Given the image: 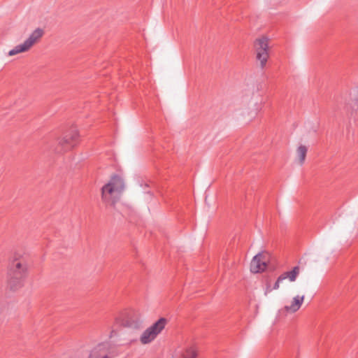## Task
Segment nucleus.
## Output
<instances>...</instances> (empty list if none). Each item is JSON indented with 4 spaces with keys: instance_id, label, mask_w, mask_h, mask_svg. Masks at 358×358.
<instances>
[{
    "instance_id": "obj_11",
    "label": "nucleus",
    "mask_w": 358,
    "mask_h": 358,
    "mask_svg": "<svg viewBox=\"0 0 358 358\" xmlns=\"http://www.w3.org/2000/svg\"><path fill=\"white\" fill-rule=\"evenodd\" d=\"M304 300V296L296 295L294 296L292 301V303L289 306H286L285 307V310L290 313L296 312L301 306Z\"/></svg>"
},
{
    "instance_id": "obj_3",
    "label": "nucleus",
    "mask_w": 358,
    "mask_h": 358,
    "mask_svg": "<svg viewBox=\"0 0 358 358\" xmlns=\"http://www.w3.org/2000/svg\"><path fill=\"white\" fill-rule=\"evenodd\" d=\"M44 35L42 28H36L29 35L22 43L15 46L8 52L9 57L29 52L35 45L38 43Z\"/></svg>"
},
{
    "instance_id": "obj_2",
    "label": "nucleus",
    "mask_w": 358,
    "mask_h": 358,
    "mask_svg": "<svg viewBox=\"0 0 358 358\" xmlns=\"http://www.w3.org/2000/svg\"><path fill=\"white\" fill-rule=\"evenodd\" d=\"M27 270L26 265L22 260H20L17 256L10 264L9 268V287L10 289L15 290L22 285V280L25 276Z\"/></svg>"
},
{
    "instance_id": "obj_4",
    "label": "nucleus",
    "mask_w": 358,
    "mask_h": 358,
    "mask_svg": "<svg viewBox=\"0 0 358 358\" xmlns=\"http://www.w3.org/2000/svg\"><path fill=\"white\" fill-rule=\"evenodd\" d=\"M167 320L166 318H159L142 333L140 337L141 343L143 345L152 343L165 328Z\"/></svg>"
},
{
    "instance_id": "obj_15",
    "label": "nucleus",
    "mask_w": 358,
    "mask_h": 358,
    "mask_svg": "<svg viewBox=\"0 0 358 358\" xmlns=\"http://www.w3.org/2000/svg\"><path fill=\"white\" fill-rule=\"evenodd\" d=\"M304 160H305V158H303V157L299 158L298 160L296 162V163L301 166L303 164Z\"/></svg>"
},
{
    "instance_id": "obj_14",
    "label": "nucleus",
    "mask_w": 358,
    "mask_h": 358,
    "mask_svg": "<svg viewBox=\"0 0 358 358\" xmlns=\"http://www.w3.org/2000/svg\"><path fill=\"white\" fill-rule=\"evenodd\" d=\"M283 281V278H280V276L278 278L276 282H275L273 289H278L280 287V283Z\"/></svg>"
},
{
    "instance_id": "obj_17",
    "label": "nucleus",
    "mask_w": 358,
    "mask_h": 358,
    "mask_svg": "<svg viewBox=\"0 0 358 358\" xmlns=\"http://www.w3.org/2000/svg\"><path fill=\"white\" fill-rule=\"evenodd\" d=\"M117 335V332L115 329H113L111 331H110V337H113L114 336H116Z\"/></svg>"
},
{
    "instance_id": "obj_6",
    "label": "nucleus",
    "mask_w": 358,
    "mask_h": 358,
    "mask_svg": "<svg viewBox=\"0 0 358 358\" xmlns=\"http://www.w3.org/2000/svg\"><path fill=\"white\" fill-rule=\"evenodd\" d=\"M80 139L79 131L76 129L66 134L64 136L58 139L57 154L65 155L69 150H72Z\"/></svg>"
},
{
    "instance_id": "obj_5",
    "label": "nucleus",
    "mask_w": 358,
    "mask_h": 358,
    "mask_svg": "<svg viewBox=\"0 0 358 358\" xmlns=\"http://www.w3.org/2000/svg\"><path fill=\"white\" fill-rule=\"evenodd\" d=\"M268 38L262 36L255 41V52L257 61L259 66L263 69L265 67L269 58Z\"/></svg>"
},
{
    "instance_id": "obj_10",
    "label": "nucleus",
    "mask_w": 358,
    "mask_h": 358,
    "mask_svg": "<svg viewBox=\"0 0 358 358\" xmlns=\"http://www.w3.org/2000/svg\"><path fill=\"white\" fill-rule=\"evenodd\" d=\"M176 355L179 358H196L197 357L194 347L189 345L178 348Z\"/></svg>"
},
{
    "instance_id": "obj_13",
    "label": "nucleus",
    "mask_w": 358,
    "mask_h": 358,
    "mask_svg": "<svg viewBox=\"0 0 358 358\" xmlns=\"http://www.w3.org/2000/svg\"><path fill=\"white\" fill-rule=\"evenodd\" d=\"M308 148L305 145H300L297 147L296 153L299 157H305L308 153Z\"/></svg>"
},
{
    "instance_id": "obj_8",
    "label": "nucleus",
    "mask_w": 358,
    "mask_h": 358,
    "mask_svg": "<svg viewBox=\"0 0 358 358\" xmlns=\"http://www.w3.org/2000/svg\"><path fill=\"white\" fill-rule=\"evenodd\" d=\"M116 356L115 348L108 342H103L90 351L88 358H115Z\"/></svg>"
},
{
    "instance_id": "obj_7",
    "label": "nucleus",
    "mask_w": 358,
    "mask_h": 358,
    "mask_svg": "<svg viewBox=\"0 0 358 358\" xmlns=\"http://www.w3.org/2000/svg\"><path fill=\"white\" fill-rule=\"evenodd\" d=\"M115 323L131 329H140L143 320L137 312H128L115 319Z\"/></svg>"
},
{
    "instance_id": "obj_16",
    "label": "nucleus",
    "mask_w": 358,
    "mask_h": 358,
    "mask_svg": "<svg viewBox=\"0 0 358 358\" xmlns=\"http://www.w3.org/2000/svg\"><path fill=\"white\" fill-rule=\"evenodd\" d=\"M271 291V289L270 288V286L267 285L266 288L265 289V292H264V295H267L268 293L270 292Z\"/></svg>"
},
{
    "instance_id": "obj_1",
    "label": "nucleus",
    "mask_w": 358,
    "mask_h": 358,
    "mask_svg": "<svg viewBox=\"0 0 358 358\" xmlns=\"http://www.w3.org/2000/svg\"><path fill=\"white\" fill-rule=\"evenodd\" d=\"M124 188L122 177L114 175L101 188V199L108 205H114L120 199Z\"/></svg>"
},
{
    "instance_id": "obj_9",
    "label": "nucleus",
    "mask_w": 358,
    "mask_h": 358,
    "mask_svg": "<svg viewBox=\"0 0 358 358\" xmlns=\"http://www.w3.org/2000/svg\"><path fill=\"white\" fill-rule=\"evenodd\" d=\"M266 268V264L263 259L262 253L257 254L252 259L250 263V271L254 273L264 271Z\"/></svg>"
},
{
    "instance_id": "obj_12",
    "label": "nucleus",
    "mask_w": 358,
    "mask_h": 358,
    "mask_svg": "<svg viewBox=\"0 0 358 358\" xmlns=\"http://www.w3.org/2000/svg\"><path fill=\"white\" fill-rule=\"evenodd\" d=\"M299 273V267L298 266H294L293 269L290 271L285 272L282 275H280V278H283V280L285 279H289L290 282H294L296 280L297 275Z\"/></svg>"
}]
</instances>
